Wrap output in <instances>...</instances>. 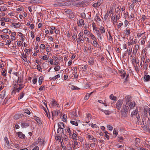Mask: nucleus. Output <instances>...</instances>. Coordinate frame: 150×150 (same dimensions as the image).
<instances>
[{"label": "nucleus", "instance_id": "a19ab883", "mask_svg": "<svg viewBox=\"0 0 150 150\" xmlns=\"http://www.w3.org/2000/svg\"><path fill=\"white\" fill-rule=\"evenodd\" d=\"M92 6L94 8H98V7L100 6L99 5V4H98V3H96L94 4Z\"/></svg>", "mask_w": 150, "mask_h": 150}, {"label": "nucleus", "instance_id": "f257e3e1", "mask_svg": "<svg viewBox=\"0 0 150 150\" xmlns=\"http://www.w3.org/2000/svg\"><path fill=\"white\" fill-rule=\"evenodd\" d=\"M123 102V100L121 99L119 100L117 102L116 104V107L118 110H119L121 107Z\"/></svg>", "mask_w": 150, "mask_h": 150}, {"label": "nucleus", "instance_id": "c9c22d12", "mask_svg": "<svg viewBox=\"0 0 150 150\" xmlns=\"http://www.w3.org/2000/svg\"><path fill=\"white\" fill-rule=\"evenodd\" d=\"M21 115L19 114H16L14 117V119L17 120L20 117Z\"/></svg>", "mask_w": 150, "mask_h": 150}, {"label": "nucleus", "instance_id": "bb28decb", "mask_svg": "<svg viewBox=\"0 0 150 150\" xmlns=\"http://www.w3.org/2000/svg\"><path fill=\"white\" fill-rule=\"evenodd\" d=\"M5 91H3L0 93V98H3L5 96Z\"/></svg>", "mask_w": 150, "mask_h": 150}, {"label": "nucleus", "instance_id": "e433bc0d", "mask_svg": "<svg viewBox=\"0 0 150 150\" xmlns=\"http://www.w3.org/2000/svg\"><path fill=\"white\" fill-rule=\"evenodd\" d=\"M37 81V78L36 76L34 77L33 79V82L34 84H35Z\"/></svg>", "mask_w": 150, "mask_h": 150}, {"label": "nucleus", "instance_id": "4c0bfd02", "mask_svg": "<svg viewBox=\"0 0 150 150\" xmlns=\"http://www.w3.org/2000/svg\"><path fill=\"white\" fill-rule=\"evenodd\" d=\"M132 47H131V46H130L129 47V48L127 50L128 51V53L129 55L131 54L132 51Z\"/></svg>", "mask_w": 150, "mask_h": 150}, {"label": "nucleus", "instance_id": "69168bd1", "mask_svg": "<svg viewBox=\"0 0 150 150\" xmlns=\"http://www.w3.org/2000/svg\"><path fill=\"white\" fill-rule=\"evenodd\" d=\"M83 33H80L78 35V38H80L81 37V38H82L83 35Z\"/></svg>", "mask_w": 150, "mask_h": 150}, {"label": "nucleus", "instance_id": "1a4fd4ad", "mask_svg": "<svg viewBox=\"0 0 150 150\" xmlns=\"http://www.w3.org/2000/svg\"><path fill=\"white\" fill-rule=\"evenodd\" d=\"M19 87L16 89L17 90V92L19 93L20 92V90H21L24 87V85L23 84L20 83L19 85Z\"/></svg>", "mask_w": 150, "mask_h": 150}, {"label": "nucleus", "instance_id": "c756f323", "mask_svg": "<svg viewBox=\"0 0 150 150\" xmlns=\"http://www.w3.org/2000/svg\"><path fill=\"white\" fill-rule=\"evenodd\" d=\"M15 83L13 85V88H14L16 89L18 88L19 84H18L19 83H18L17 82L15 81Z\"/></svg>", "mask_w": 150, "mask_h": 150}, {"label": "nucleus", "instance_id": "bf43d9fd", "mask_svg": "<svg viewBox=\"0 0 150 150\" xmlns=\"http://www.w3.org/2000/svg\"><path fill=\"white\" fill-rule=\"evenodd\" d=\"M35 119L38 123L40 124L41 122V121L40 120L39 117H36V118H35Z\"/></svg>", "mask_w": 150, "mask_h": 150}, {"label": "nucleus", "instance_id": "052dcab7", "mask_svg": "<svg viewBox=\"0 0 150 150\" xmlns=\"http://www.w3.org/2000/svg\"><path fill=\"white\" fill-rule=\"evenodd\" d=\"M22 80V79L20 77H19L18 78V80L17 81V82H18V83H21Z\"/></svg>", "mask_w": 150, "mask_h": 150}, {"label": "nucleus", "instance_id": "9d476101", "mask_svg": "<svg viewBox=\"0 0 150 150\" xmlns=\"http://www.w3.org/2000/svg\"><path fill=\"white\" fill-rule=\"evenodd\" d=\"M96 33L97 34V36L99 37L100 40H102V36L101 35L100 33V32L99 31V30L98 29L95 30Z\"/></svg>", "mask_w": 150, "mask_h": 150}, {"label": "nucleus", "instance_id": "5fc2aeb1", "mask_svg": "<svg viewBox=\"0 0 150 150\" xmlns=\"http://www.w3.org/2000/svg\"><path fill=\"white\" fill-rule=\"evenodd\" d=\"M83 3H75V6H76L77 7H80L81 5L82 6Z\"/></svg>", "mask_w": 150, "mask_h": 150}, {"label": "nucleus", "instance_id": "393cba45", "mask_svg": "<svg viewBox=\"0 0 150 150\" xmlns=\"http://www.w3.org/2000/svg\"><path fill=\"white\" fill-rule=\"evenodd\" d=\"M43 80V77L42 76H40L39 78V85H40L42 84Z\"/></svg>", "mask_w": 150, "mask_h": 150}, {"label": "nucleus", "instance_id": "473e14b6", "mask_svg": "<svg viewBox=\"0 0 150 150\" xmlns=\"http://www.w3.org/2000/svg\"><path fill=\"white\" fill-rule=\"evenodd\" d=\"M77 136L76 134L74 133H73L71 135V138L73 139L74 140H76V137Z\"/></svg>", "mask_w": 150, "mask_h": 150}, {"label": "nucleus", "instance_id": "2f4dec72", "mask_svg": "<svg viewBox=\"0 0 150 150\" xmlns=\"http://www.w3.org/2000/svg\"><path fill=\"white\" fill-rule=\"evenodd\" d=\"M110 13V11H107V12L105 14L104 17V18L105 20H106L107 19Z\"/></svg>", "mask_w": 150, "mask_h": 150}, {"label": "nucleus", "instance_id": "603ef678", "mask_svg": "<svg viewBox=\"0 0 150 150\" xmlns=\"http://www.w3.org/2000/svg\"><path fill=\"white\" fill-rule=\"evenodd\" d=\"M7 10V8L4 6L1 7V10L2 11H5Z\"/></svg>", "mask_w": 150, "mask_h": 150}, {"label": "nucleus", "instance_id": "dca6fc26", "mask_svg": "<svg viewBox=\"0 0 150 150\" xmlns=\"http://www.w3.org/2000/svg\"><path fill=\"white\" fill-rule=\"evenodd\" d=\"M0 21H4L6 22H8L9 21V18H0Z\"/></svg>", "mask_w": 150, "mask_h": 150}, {"label": "nucleus", "instance_id": "39448f33", "mask_svg": "<svg viewBox=\"0 0 150 150\" xmlns=\"http://www.w3.org/2000/svg\"><path fill=\"white\" fill-rule=\"evenodd\" d=\"M139 48V46L138 45H134V48L133 51V53L134 54H136Z\"/></svg>", "mask_w": 150, "mask_h": 150}, {"label": "nucleus", "instance_id": "7ed1b4c3", "mask_svg": "<svg viewBox=\"0 0 150 150\" xmlns=\"http://www.w3.org/2000/svg\"><path fill=\"white\" fill-rule=\"evenodd\" d=\"M21 55V58L24 62H30V61L29 60H28L27 58V55L26 54H22Z\"/></svg>", "mask_w": 150, "mask_h": 150}, {"label": "nucleus", "instance_id": "680f3d73", "mask_svg": "<svg viewBox=\"0 0 150 150\" xmlns=\"http://www.w3.org/2000/svg\"><path fill=\"white\" fill-rule=\"evenodd\" d=\"M148 108V107H147L146 108H144V113L145 114H147V113H149V110L147 109Z\"/></svg>", "mask_w": 150, "mask_h": 150}, {"label": "nucleus", "instance_id": "c03bdc74", "mask_svg": "<svg viewBox=\"0 0 150 150\" xmlns=\"http://www.w3.org/2000/svg\"><path fill=\"white\" fill-rule=\"evenodd\" d=\"M49 58V56L47 55H46L44 56H43L42 59L43 60H47Z\"/></svg>", "mask_w": 150, "mask_h": 150}, {"label": "nucleus", "instance_id": "e2e57ef3", "mask_svg": "<svg viewBox=\"0 0 150 150\" xmlns=\"http://www.w3.org/2000/svg\"><path fill=\"white\" fill-rule=\"evenodd\" d=\"M67 130L68 132V133H69V135H70V134H71V132L70 128L69 127H67Z\"/></svg>", "mask_w": 150, "mask_h": 150}, {"label": "nucleus", "instance_id": "0eeeda50", "mask_svg": "<svg viewBox=\"0 0 150 150\" xmlns=\"http://www.w3.org/2000/svg\"><path fill=\"white\" fill-rule=\"evenodd\" d=\"M98 109L102 112H104L105 114L107 115H109L111 113V112L108 110H105L100 108H99Z\"/></svg>", "mask_w": 150, "mask_h": 150}, {"label": "nucleus", "instance_id": "49530a36", "mask_svg": "<svg viewBox=\"0 0 150 150\" xmlns=\"http://www.w3.org/2000/svg\"><path fill=\"white\" fill-rule=\"evenodd\" d=\"M91 39L93 41L96 40H97L96 38L93 34H91L90 35Z\"/></svg>", "mask_w": 150, "mask_h": 150}, {"label": "nucleus", "instance_id": "7c9ffc66", "mask_svg": "<svg viewBox=\"0 0 150 150\" xmlns=\"http://www.w3.org/2000/svg\"><path fill=\"white\" fill-rule=\"evenodd\" d=\"M89 139L93 141L94 142H97V139L96 138H94L93 137L92 135Z\"/></svg>", "mask_w": 150, "mask_h": 150}, {"label": "nucleus", "instance_id": "ea45409f", "mask_svg": "<svg viewBox=\"0 0 150 150\" xmlns=\"http://www.w3.org/2000/svg\"><path fill=\"white\" fill-rule=\"evenodd\" d=\"M16 92H17V90H16V89L13 88V89L11 92V95H14L16 94Z\"/></svg>", "mask_w": 150, "mask_h": 150}, {"label": "nucleus", "instance_id": "cd10ccee", "mask_svg": "<svg viewBox=\"0 0 150 150\" xmlns=\"http://www.w3.org/2000/svg\"><path fill=\"white\" fill-rule=\"evenodd\" d=\"M67 116L65 115L64 114L62 117V120L64 122H66L67 121Z\"/></svg>", "mask_w": 150, "mask_h": 150}, {"label": "nucleus", "instance_id": "b1692460", "mask_svg": "<svg viewBox=\"0 0 150 150\" xmlns=\"http://www.w3.org/2000/svg\"><path fill=\"white\" fill-rule=\"evenodd\" d=\"M138 109L136 108L135 110L134 111H133L131 114V115L132 116H133L136 115L137 114L138 112Z\"/></svg>", "mask_w": 150, "mask_h": 150}, {"label": "nucleus", "instance_id": "ddd939ff", "mask_svg": "<svg viewBox=\"0 0 150 150\" xmlns=\"http://www.w3.org/2000/svg\"><path fill=\"white\" fill-rule=\"evenodd\" d=\"M128 112L126 111H125L124 110H122V111L121 115L123 117H127V115Z\"/></svg>", "mask_w": 150, "mask_h": 150}, {"label": "nucleus", "instance_id": "864d4df0", "mask_svg": "<svg viewBox=\"0 0 150 150\" xmlns=\"http://www.w3.org/2000/svg\"><path fill=\"white\" fill-rule=\"evenodd\" d=\"M60 69V67L59 66L57 65L54 68V69L55 71H57Z\"/></svg>", "mask_w": 150, "mask_h": 150}, {"label": "nucleus", "instance_id": "aec40b11", "mask_svg": "<svg viewBox=\"0 0 150 150\" xmlns=\"http://www.w3.org/2000/svg\"><path fill=\"white\" fill-rule=\"evenodd\" d=\"M25 95V93L23 91L21 93L19 94V97H18V100H20Z\"/></svg>", "mask_w": 150, "mask_h": 150}, {"label": "nucleus", "instance_id": "f8f14e48", "mask_svg": "<svg viewBox=\"0 0 150 150\" xmlns=\"http://www.w3.org/2000/svg\"><path fill=\"white\" fill-rule=\"evenodd\" d=\"M12 24L13 25L14 27L16 28H19L21 26V24L19 23H12Z\"/></svg>", "mask_w": 150, "mask_h": 150}, {"label": "nucleus", "instance_id": "423d86ee", "mask_svg": "<svg viewBox=\"0 0 150 150\" xmlns=\"http://www.w3.org/2000/svg\"><path fill=\"white\" fill-rule=\"evenodd\" d=\"M29 125V123L28 122H23L21 123V126L23 128H26Z\"/></svg>", "mask_w": 150, "mask_h": 150}, {"label": "nucleus", "instance_id": "4d7b16f0", "mask_svg": "<svg viewBox=\"0 0 150 150\" xmlns=\"http://www.w3.org/2000/svg\"><path fill=\"white\" fill-rule=\"evenodd\" d=\"M122 72L123 73V74L121 76H122L123 78H124L125 77L127 74L126 72H124V70H123V71H122Z\"/></svg>", "mask_w": 150, "mask_h": 150}, {"label": "nucleus", "instance_id": "a211bd4d", "mask_svg": "<svg viewBox=\"0 0 150 150\" xmlns=\"http://www.w3.org/2000/svg\"><path fill=\"white\" fill-rule=\"evenodd\" d=\"M92 44L95 47H98L99 45L98 44L97 42V40H93Z\"/></svg>", "mask_w": 150, "mask_h": 150}, {"label": "nucleus", "instance_id": "9b49d317", "mask_svg": "<svg viewBox=\"0 0 150 150\" xmlns=\"http://www.w3.org/2000/svg\"><path fill=\"white\" fill-rule=\"evenodd\" d=\"M129 103H126V104L125 106L123 108V110H124L125 111H126L128 112V109L130 107L129 106Z\"/></svg>", "mask_w": 150, "mask_h": 150}, {"label": "nucleus", "instance_id": "09e8293b", "mask_svg": "<svg viewBox=\"0 0 150 150\" xmlns=\"http://www.w3.org/2000/svg\"><path fill=\"white\" fill-rule=\"evenodd\" d=\"M148 64L146 63V62H145L144 64V68L146 70L147 69Z\"/></svg>", "mask_w": 150, "mask_h": 150}, {"label": "nucleus", "instance_id": "4be33fe9", "mask_svg": "<svg viewBox=\"0 0 150 150\" xmlns=\"http://www.w3.org/2000/svg\"><path fill=\"white\" fill-rule=\"evenodd\" d=\"M58 127L61 129H64V124L63 122H59L58 125Z\"/></svg>", "mask_w": 150, "mask_h": 150}, {"label": "nucleus", "instance_id": "774afa93", "mask_svg": "<svg viewBox=\"0 0 150 150\" xmlns=\"http://www.w3.org/2000/svg\"><path fill=\"white\" fill-rule=\"evenodd\" d=\"M129 24L128 21L127 20H125L124 22V24L125 27H126Z\"/></svg>", "mask_w": 150, "mask_h": 150}, {"label": "nucleus", "instance_id": "6e6552de", "mask_svg": "<svg viewBox=\"0 0 150 150\" xmlns=\"http://www.w3.org/2000/svg\"><path fill=\"white\" fill-rule=\"evenodd\" d=\"M18 136L21 139H24L25 136L24 134H23L21 132H18L17 133Z\"/></svg>", "mask_w": 150, "mask_h": 150}, {"label": "nucleus", "instance_id": "58836bf2", "mask_svg": "<svg viewBox=\"0 0 150 150\" xmlns=\"http://www.w3.org/2000/svg\"><path fill=\"white\" fill-rule=\"evenodd\" d=\"M1 38L3 39L4 38H5L7 39H8L9 38V36L7 35H1Z\"/></svg>", "mask_w": 150, "mask_h": 150}, {"label": "nucleus", "instance_id": "0e129e2a", "mask_svg": "<svg viewBox=\"0 0 150 150\" xmlns=\"http://www.w3.org/2000/svg\"><path fill=\"white\" fill-rule=\"evenodd\" d=\"M107 127L108 129L110 130H112L113 129V127L110 125H108Z\"/></svg>", "mask_w": 150, "mask_h": 150}, {"label": "nucleus", "instance_id": "de8ad7c7", "mask_svg": "<svg viewBox=\"0 0 150 150\" xmlns=\"http://www.w3.org/2000/svg\"><path fill=\"white\" fill-rule=\"evenodd\" d=\"M125 31V34L126 35H129L130 34V30H126Z\"/></svg>", "mask_w": 150, "mask_h": 150}, {"label": "nucleus", "instance_id": "4468645a", "mask_svg": "<svg viewBox=\"0 0 150 150\" xmlns=\"http://www.w3.org/2000/svg\"><path fill=\"white\" fill-rule=\"evenodd\" d=\"M99 30L100 31V33L102 35L103 33H105V29L104 27H100L99 28Z\"/></svg>", "mask_w": 150, "mask_h": 150}, {"label": "nucleus", "instance_id": "6ab92c4d", "mask_svg": "<svg viewBox=\"0 0 150 150\" xmlns=\"http://www.w3.org/2000/svg\"><path fill=\"white\" fill-rule=\"evenodd\" d=\"M79 26H81L84 25V20L82 19H80L79 20V22H78Z\"/></svg>", "mask_w": 150, "mask_h": 150}, {"label": "nucleus", "instance_id": "8fccbe9b", "mask_svg": "<svg viewBox=\"0 0 150 150\" xmlns=\"http://www.w3.org/2000/svg\"><path fill=\"white\" fill-rule=\"evenodd\" d=\"M117 132L114 129L113 131V136L115 137L117 134Z\"/></svg>", "mask_w": 150, "mask_h": 150}, {"label": "nucleus", "instance_id": "f704fd0d", "mask_svg": "<svg viewBox=\"0 0 150 150\" xmlns=\"http://www.w3.org/2000/svg\"><path fill=\"white\" fill-rule=\"evenodd\" d=\"M4 139L5 142L8 145L9 144V141L7 137H5Z\"/></svg>", "mask_w": 150, "mask_h": 150}, {"label": "nucleus", "instance_id": "37998d69", "mask_svg": "<svg viewBox=\"0 0 150 150\" xmlns=\"http://www.w3.org/2000/svg\"><path fill=\"white\" fill-rule=\"evenodd\" d=\"M92 25L93 28V30H98V28L96 26V25L94 23H92Z\"/></svg>", "mask_w": 150, "mask_h": 150}, {"label": "nucleus", "instance_id": "72a5a7b5", "mask_svg": "<svg viewBox=\"0 0 150 150\" xmlns=\"http://www.w3.org/2000/svg\"><path fill=\"white\" fill-rule=\"evenodd\" d=\"M73 39L74 40H75V39L76 38L77 35L76 33L74 32L72 34Z\"/></svg>", "mask_w": 150, "mask_h": 150}, {"label": "nucleus", "instance_id": "20e7f679", "mask_svg": "<svg viewBox=\"0 0 150 150\" xmlns=\"http://www.w3.org/2000/svg\"><path fill=\"white\" fill-rule=\"evenodd\" d=\"M144 81L148 82L150 81V76L147 75H144Z\"/></svg>", "mask_w": 150, "mask_h": 150}, {"label": "nucleus", "instance_id": "a18cd8bd", "mask_svg": "<svg viewBox=\"0 0 150 150\" xmlns=\"http://www.w3.org/2000/svg\"><path fill=\"white\" fill-rule=\"evenodd\" d=\"M142 18H141V21L142 22V21L143 22L146 20V16L144 15H143L142 16Z\"/></svg>", "mask_w": 150, "mask_h": 150}, {"label": "nucleus", "instance_id": "c85d7f7f", "mask_svg": "<svg viewBox=\"0 0 150 150\" xmlns=\"http://www.w3.org/2000/svg\"><path fill=\"white\" fill-rule=\"evenodd\" d=\"M70 123L72 125H74L76 126H77L78 125V122L77 121L71 120L70 121Z\"/></svg>", "mask_w": 150, "mask_h": 150}, {"label": "nucleus", "instance_id": "3c124183", "mask_svg": "<svg viewBox=\"0 0 150 150\" xmlns=\"http://www.w3.org/2000/svg\"><path fill=\"white\" fill-rule=\"evenodd\" d=\"M65 4V3H59L57 4H55V5H56V6H64V5Z\"/></svg>", "mask_w": 150, "mask_h": 150}, {"label": "nucleus", "instance_id": "338daca9", "mask_svg": "<svg viewBox=\"0 0 150 150\" xmlns=\"http://www.w3.org/2000/svg\"><path fill=\"white\" fill-rule=\"evenodd\" d=\"M37 69L40 71L42 72V68H41L40 66L38 65L37 66Z\"/></svg>", "mask_w": 150, "mask_h": 150}, {"label": "nucleus", "instance_id": "2eb2a0df", "mask_svg": "<svg viewBox=\"0 0 150 150\" xmlns=\"http://www.w3.org/2000/svg\"><path fill=\"white\" fill-rule=\"evenodd\" d=\"M135 105V102L133 101L131 102L130 103H129V107H130V109H132L134 108Z\"/></svg>", "mask_w": 150, "mask_h": 150}, {"label": "nucleus", "instance_id": "79ce46f5", "mask_svg": "<svg viewBox=\"0 0 150 150\" xmlns=\"http://www.w3.org/2000/svg\"><path fill=\"white\" fill-rule=\"evenodd\" d=\"M25 113L27 114L28 115H30V111L27 109H25L23 110Z\"/></svg>", "mask_w": 150, "mask_h": 150}, {"label": "nucleus", "instance_id": "13d9d810", "mask_svg": "<svg viewBox=\"0 0 150 150\" xmlns=\"http://www.w3.org/2000/svg\"><path fill=\"white\" fill-rule=\"evenodd\" d=\"M62 129H63L59 128L57 131V133H59V132H60L61 133H62V132H63V131L62 130Z\"/></svg>", "mask_w": 150, "mask_h": 150}, {"label": "nucleus", "instance_id": "f03ea898", "mask_svg": "<svg viewBox=\"0 0 150 150\" xmlns=\"http://www.w3.org/2000/svg\"><path fill=\"white\" fill-rule=\"evenodd\" d=\"M135 146L137 148V150H139L140 147V140L139 138H137L135 139Z\"/></svg>", "mask_w": 150, "mask_h": 150}, {"label": "nucleus", "instance_id": "f3484780", "mask_svg": "<svg viewBox=\"0 0 150 150\" xmlns=\"http://www.w3.org/2000/svg\"><path fill=\"white\" fill-rule=\"evenodd\" d=\"M126 103H129V102L131 100L132 97L129 96H126L125 97Z\"/></svg>", "mask_w": 150, "mask_h": 150}, {"label": "nucleus", "instance_id": "412c9836", "mask_svg": "<svg viewBox=\"0 0 150 150\" xmlns=\"http://www.w3.org/2000/svg\"><path fill=\"white\" fill-rule=\"evenodd\" d=\"M110 98L113 100H116L117 97L116 96H114L113 94H111L109 96Z\"/></svg>", "mask_w": 150, "mask_h": 150}, {"label": "nucleus", "instance_id": "6e6d98bb", "mask_svg": "<svg viewBox=\"0 0 150 150\" xmlns=\"http://www.w3.org/2000/svg\"><path fill=\"white\" fill-rule=\"evenodd\" d=\"M146 119L144 117H143L142 120V124L144 125L146 124Z\"/></svg>", "mask_w": 150, "mask_h": 150}, {"label": "nucleus", "instance_id": "5701e85b", "mask_svg": "<svg viewBox=\"0 0 150 150\" xmlns=\"http://www.w3.org/2000/svg\"><path fill=\"white\" fill-rule=\"evenodd\" d=\"M60 77V75L59 74H57V75L55 76L54 77L52 78H50V79L51 80H52L53 81H55L56 79H58V78Z\"/></svg>", "mask_w": 150, "mask_h": 150}, {"label": "nucleus", "instance_id": "a878e982", "mask_svg": "<svg viewBox=\"0 0 150 150\" xmlns=\"http://www.w3.org/2000/svg\"><path fill=\"white\" fill-rule=\"evenodd\" d=\"M52 113V117H53L52 119L55 116H57L58 115L57 114V112L56 111H54L51 112Z\"/></svg>", "mask_w": 150, "mask_h": 150}]
</instances>
